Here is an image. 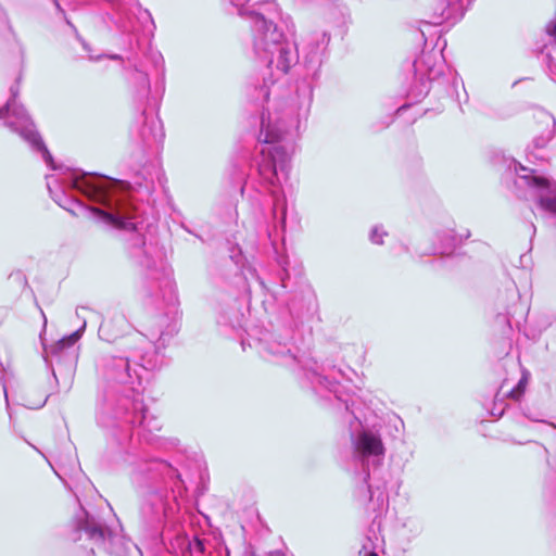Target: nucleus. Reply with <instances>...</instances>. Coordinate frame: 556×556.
Segmentation results:
<instances>
[{"instance_id": "58836bf2", "label": "nucleus", "mask_w": 556, "mask_h": 556, "mask_svg": "<svg viewBox=\"0 0 556 556\" xmlns=\"http://www.w3.org/2000/svg\"><path fill=\"white\" fill-rule=\"evenodd\" d=\"M527 417H528V418H530V419H532V421H539L538 419L532 418V417H530V416H528V415H527Z\"/></svg>"}, {"instance_id": "f3484780", "label": "nucleus", "mask_w": 556, "mask_h": 556, "mask_svg": "<svg viewBox=\"0 0 556 556\" xmlns=\"http://www.w3.org/2000/svg\"><path fill=\"white\" fill-rule=\"evenodd\" d=\"M462 238L454 230L446 229L435 233L432 253L441 255H451L460 243Z\"/></svg>"}, {"instance_id": "1a4fd4ad", "label": "nucleus", "mask_w": 556, "mask_h": 556, "mask_svg": "<svg viewBox=\"0 0 556 556\" xmlns=\"http://www.w3.org/2000/svg\"><path fill=\"white\" fill-rule=\"evenodd\" d=\"M509 169L516 174L515 186L528 189L536 210L556 226V180L534 175V170L513 162Z\"/></svg>"}, {"instance_id": "9b49d317", "label": "nucleus", "mask_w": 556, "mask_h": 556, "mask_svg": "<svg viewBox=\"0 0 556 556\" xmlns=\"http://www.w3.org/2000/svg\"><path fill=\"white\" fill-rule=\"evenodd\" d=\"M76 531L84 532L98 547H102L109 553H117V546L122 543V535L116 529L108 527L99 518L91 515L83 506L75 514L73 520Z\"/></svg>"}, {"instance_id": "39448f33", "label": "nucleus", "mask_w": 556, "mask_h": 556, "mask_svg": "<svg viewBox=\"0 0 556 556\" xmlns=\"http://www.w3.org/2000/svg\"><path fill=\"white\" fill-rule=\"evenodd\" d=\"M354 457L362 463L363 480L367 486L368 500L372 510H382L388 506L389 496L386 481L371 482L369 466H372V478L376 480L377 468L384 456V446L379 434L363 430L353 437Z\"/></svg>"}, {"instance_id": "412c9836", "label": "nucleus", "mask_w": 556, "mask_h": 556, "mask_svg": "<svg viewBox=\"0 0 556 556\" xmlns=\"http://www.w3.org/2000/svg\"><path fill=\"white\" fill-rule=\"evenodd\" d=\"M134 362H136L137 356L132 355ZM141 363H135L137 367L141 370L153 371L160 368L163 364V358L159 354L157 351L146 352L139 356Z\"/></svg>"}, {"instance_id": "f704fd0d", "label": "nucleus", "mask_w": 556, "mask_h": 556, "mask_svg": "<svg viewBox=\"0 0 556 556\" xmlns=\"http://www.w3.org/2000/svg\"><path fill=\"white\" fill-rule=\"evenodd\" d=\"M549 326H556V315L553 316L552 321L549 323Z\"/></svg>"}, {"instance_id": "7ed1b4c3", "label": "nucleus", "mask_w": 556, "mask_h": 556, "mask_svg": "<svg viewBox=\"0 0 556 556\" xmlns=\"http://www.w3.org/2000/svg\"><path fill=\"white\" fill-rule=\"evenodd\" d=\"M98 369L104 383L98 425L114 430L113 435L121 445L153 442L162 426L156 417L148 414L142 399V377L131 367L129 357L102 356Z\"/></svg>"}, {"instance_id": "c756f323", "label": "nucleus", "mask_w": 556, "mask_h": 556, "mask_svg": "<svg viewBox=\"0 0 556 556\" xmlns=\"http://www.w3.org/2000/svg\"><path fill=\"white\" fill-rule=\"evenodd\" d=\"M268 556H287L285 552L280 549L269 552Z\"/></svg>"}, {"instance_id": "6e6552de", "label": "nucleus", "mask_w": 556, "mask_h": 556, "mask_svg": "<svg viewBox=\"0 0 556 556\" xmlns=\"http://www.w3.org/2000/svg\"><path fill=\"white\" fill-rule=\"evenodd\" d=\"M258 352L268 362L282 366H300L306 377L308 368L313 366V358H299L293 343V330L290 328H277L266 330L257 340Z\"/></svg>"}, {"instance_id": "f03ea898", "label": "nucleus", "mask_w": 556, "mask_h": 556, "mask_svg": "<svg viewBox=\"0 0 556 556\" xmlns=\"http://www.w3.org/2000/svg\"><path fill=\"white\" fill-rule=\"evenodd\" d=\"M18 87H11V98L0 109V119L13 132L27 142L33 151L41 153L45 163L59 174L47 175V188L52 199L65 210L75 214L67 204L80 206L67 192L76 190L90 200L101 203L104 208H92L97 219L113 229L135 231L140 223V208L132 204L136 199L150 203L156 185L163 184L162 169L156 164H148L137 172L132 182L113 180L91 174L79 173L58 166L42 141L35 124L25 108L17 102Z\"/></svg>"}, {"instance_id": "79ce46f5", "label": "nucleus", "mask_w": 556, "mask_h": 556, "mask_svg": "<svg viewBox=\"0 0 556 556\" xmlns=\"http://www.w3.org/2000/svg\"><path fill=\"white\" fill-rule=\"evenodd\" d=\"M421 36L425 37V31L420 29Z\"/></svg>"}, {"instance_id": "ea45409f", "label": "nucleus", "mask_w": 556, "mask_h": 556, "mask_svg": "<svg viewBox=\"0 0 556 556\" xmlns=\"http://www.w3.org/2000/svg\"><path fill=\"white\" fill-rule=\"evenodd\" d=\"M531 228H532L533 232H535V226L533 224H531Z\"/></svg>"}, {"instance_id": "bb28decb", "label": "nucleus", "mask_w": 556, "mask_h": 556, "mask_svg": "<svg viewBox=\"0 0 556 556\" xmlns=\"http://www.w3.org/2000/svg\"><path fill=\"white\" fill-rule=\"evenodd\" d=\"M359 556H379L376 552L369 551L366 545L359 551Z\"/></svg>"}, {"instance_id": "5701e85b", "label": "nucleus", "mask_w": 556, "mask_h": 556, "mask_svg": "<svg viewBox=\"0 0 556 556\" xmlns=\"http://www.w3.org/2000/svg\"><path fill=\"white\" fill-rule=\"evenodd\" d=\"M387 231L381 226H374L369 233V239L374 244H382L383 238L387 236Z\"/></svg>"}, {"instance_id": "6ab92c4d", "label": "nucleus", "mask_w": 556, "mask_h": 556, "mask_svg": "<svg viewBox=\"0 0 556 556\" xmlns=\"http://www.w3.org/2000/svg\"><path fill=\"white\" fill-rule=\"evenodd\" d=\"M86 329V321L83 323L81 327L74 331L72 334L64 337L63 339L55 342L53 345H51L49 349H45L47 354L50 355H58L63 350L72 348L83 336L84 331Z\"/></svg>"}, {"instance_id": "4468645a", "label": "nucleus", "mask_w": 556, "mask_h": 556, "mask_svg": "<svg viewBox=\"0 0 556 556\" xmlns=\"http://www.w3.org/2000/svg\"><path fill=\"white\" fill-rule=\"evenodd\" d=\"M465 0H433L430 7V21L425 25H441L445 22L455 23L464 15Z\"/></svg>"}, {"instance_id": "72a5a7b5", "label": "nucleus", "mask_w": 556, "mask_h": 556, "mask_svg": "<svg viewBox=\"0 0 556 556\" xmlns=\"http://www.w3.org/2000/svg\"><path fill=\"white\" fill-rule=\"evenodd\" d=\"M231 258L235 261L236 264L240 263V260L238 256L231 255Z\"/></svg>"}, {"instance_id": "f257e3e1", "label": "nucleus", "mask_w": 556, "mask_h": 556, "mask_svg": "<svg viewBox=\"0 0 556 556\" xmlns=\"http://www.w3.org/2000/svg\"><path fill=\"white\" fill-rule=\"evenodd\" d=\"M277 4H266L260 12H251L250 29L253 50L266 66L263 83L255 86L251 97L262 103L261 129L257 137L255 164L261 182L273 197V215L281 207V224L286 222L282 187L289 179L291 156L288 140L298 134L302 119H306L313 102V84L302 80L295 96L287 100L280 80L302 55V63L312 79H316L330 42L328 29L312 28L301 38L299 49L286 39L276 24Z\"/></svg>"}, {"instance_id": "ddd939ff", "label": "nucleus", "mask_w": 556, "mask_h": 556, "mask_svg": "<svg viewBox=\"0 0 556 556\" xmlns=\"http://www.w3.org/2000/svg\"><path fill=\"white\" fill-rule=\"evenodd\" d=\"M313 366L308 368V372L306 374V379L309 381L312 387L316 391L328 390L329 392L334 393L336 397L345 404V409L351 413V415L357 419L354 410L351 406H354V403L349 404V401L343 399L339 393V378H344L345 374L341 369H337L334 366L325 368L324 366H319L316 361H311Z\"/></svg>"}, {"instance_id": "c9c22d12", "label": "nucleus", "mask_w": 556, "mask_h": 556, "mask_svg": "<svg viewBox=\"0 0 556 556\" xmlns=\"http://www.w3.org/2000/svg\"><path fill=\"white\" fill-rule=\"evenodd\" d=\"M112 60H121L122 58L117 54H114V55H111L110 56Z\"/></svg>"}, {"instance_id": "0eeeda50", "label": "nucleus", "mask_w": 556, "mask_h": 556, "mask_svg": "<svg viewBox=\"0 0 556 556\" xmlns=\"http://www.w3.org/2000/svg\"><path fill=\"white\" fill-rule=\"evenodd\" d=\"M154 252V247L147 245L140 238H136L129 255L140 269L147 294L153 296L157 289L163 298L172 299L175 293L173 270L162 257L155 258Z\"/></svg>"}, {"instance_id": "473e14b6", "label": "nucleus", "mask_w": 556, "mask_h": 556, "mask_svg": "<svg viewBox=\"0 0 556 556\" xmlns=\"http://www.w3.org/2000/svg\"><path fill=\"white\" fill-rule=\"evenodd\" d=\"M52 1H53L54 5L56 7V9H58L59 11L63 12V10H62V8H61V5H60L59 1H58V0H52Z\"/></svg>"}, {"instance_id": "20e7f679", "label": "nucleus", "mask_w": 556, "mask_h": 556, "mask_svg": "<svg viewBox=\"0 0 556 556\" xmlns=\"http://www.w3.org/2000/svg\"><path fill=\"white\" fill-rule=\"evenodd\" d=\"M155 480L161 479L165 483H173L172 493L166 489H155L143 494L140 503V519L143 526L155 532L163 529L166 521L170 519L179 509V504L175 492L181 494L184 481L175 467L169 463L155 459Z\"/></svg>"}, {"instance_id": "2eb2a0df", "label": "nucleus", "mask_w": 556, "mask_h": 556, "mask_svg": "<svg viewBox=\"0 0 556 556\" xmlns=\"http://www.w3.org/2000/svg\"><path fill=\"white\" fill-rule=\"evenodd\" d=\"M533 118L540 128V134L536 135L533 139V146L535 149L541 150L545 148L554 137L556 119L549 112L542 108L534 110Z\"/></svg>"}, {"instance_id": "4c0bfd02", "label": "nucleus", "mask_w": 556, "mask_h": 556, "mask_svg": "<svg viewBox=\"0 0 556 556\" xmlns=\"http://www.w3.org/2000/svg\"><path fill=\"white\" fill-rule=\"evenodd\" d=\"M151 471H152V468H151V466L149 465V466H148V468H147V472H149V473H150Z\"/></svg>"}, {"instance_id": "2f4dec72", "label": "nucleus", "mask_w": 556, "mask_h": 556, "mask_svg": "<svg viewBox=\"0 0 556 556\" xmlns=\"http://www.w3.org/2000/svg\"><path fill=\"white\" fill-rule=\"evenodd\" d=\"M3 393H4V397H5L7 407L9 408V397H8V390H7L5 384H3Z\"/></svg>"}, {"instance_id": "9d476101", "label": "nucleus", "mask_w": 556, "mask_h": 556, "mask_svg": "<svg viewBox=\"0 0 556 556\" xmlns=\"http://www.w3.org/2000/svg\"><path fill=\"white\" fill-rule=\"evenodd\" d=\"M444 60L440 50H424L414 61V80L408 89V96L415 100L425 98L431 87V83L443 73Z\"/></svg>"}, {"instance_id": "cd10ccee", "label": "nucleus", "mask_w": 556, "mask_h": 556, "mask_svg": "<svg viewBox=\"0 0 556 556\" xmlns=\"http://www.w3.org/2000/svg\"><path fill=\"white\" fill-rule=\"evenodd\" d=\"M115 23L118 26V28H121L123 31H129L130 30V28L124 22L116 21Z\"/></svg>"}, {"instance_id": "aec40b11", "label": "nucleus", "mask_w": 556, "mask_h": 556, "mask_svg": "<svg viewBox=\"0 0 556 556\" xmlns=\"http://www.w3.org/2000/svg\"><path fill=\"white\" fill-rule=\"evenodd\" d=\"M86 329V321L83 323L81 327L74 331L72 334L64 337L63 339L55 342L53 345H51L49 349H45L47 354L50 355H58L63 350L72 348L83 336L84 331Z\"/></svg>"}, {"instance_id": "a19ab883", "label": "nucleus", "mask_w": 556, "mask_h": 556, "mask_svg": "<svg viewBox=\"0 0 556 556\" xmlns=\"http://www.w3.org/2000/svg\"><path fill=\"white\" fill-rule=\"evenodd\" d=\"M163 333H161L160 338H159V341H162L163 340Z\"/></svg>"}, {"instance_id": "423d86ee", "label": "nucleus", "mask_w": 556, "mask_h": 556, "mask_svg": "<svg viewBox=\"0 0 556 556\" xmlns=\"http://www.w3.org/2000/svg\"><path fill=\"white\" fill-rule=\"evenodd\" d=\"M131 65L127 84L134 99L139 103L155 105L165 90V63L162 53L149 47L143 59L135 60Z\"/></svg>"}, {"instance_id": "b1692460", "label": "nucleus", "mask_w": 556, "mask_h": 556, "mask_svg": "<svg viewBox=\"0 0 556 556\" xmlns=\"http://www.w3.org/2000/svg\"><path fill=\"white\" fill-rule=\"evenodd\" d=\"M76 37L77 39L79 40V42L81 43V47L83 49L86 51L87 55H88V59L90 61H99L103 55H96L92 53L91 51V47L89 46L88 42H86L79 35L78 33L76 31Z\"/></svg>"}, {"instance_id": "a878e982", "label": "nucleus", "mask_w": 556, "mask_h": 556, "mask_svg": "<svg viewBox=\"0 0 556 556\" xmlns=\"http://www.w3.org/2000/svg\"><path fill=\"white\" fill-rule=\"evenodd\" d=\"M131 477H132V481L135 483H138V484L141 483V480H142L141 479V470L135 468L132 473H131Z\"/></svg>"}, {"instance_id": "a211bd4d", "label": "nucleus", "mask_w": 556, "mask_h": 556, "mask_svg": "<svg viewBox=\"0 0 556 556\" xmlns=\"http://www.w3.org/2000/svg\"><path fill=\"white\" fill-rule=\"evenodd\" d=\"M553 41L545 46V70L548 77L556 83V17L546 25Z\"/></svg>"}, {"instance_id": "4be33fe9", "label": "nucleus", "mask_w": 556, "mask_h": 556, "mask_svg": "<svg viewBox=\"0 0 556 556\" xmlns=\"http://www.w3.org/2000/svg\"><path fill=\"white\" fill-rule=\"evenodd\" d=\"M136 3L138 5L137 20L141 24L142 31L152 37L155 29L152 15L147 9H142L137 1Z\"/></svg>"}, {"instance_id": "7c9ffc66", "label": "nucleus", "mask_w": 556, "mask_h": 556, "mask_svg": "<svg viewBox=\"0 0 556 556\" xmlns=\"http://www.w3.org/2000/svg\"><path fill=\"white\" fill-rule=\"evenodd\" d=\"M548 426H549L551 431H552L551 435L556 438V425L548 424Z\"/></svg>"}, {"instance_id": "f8f14e48", "label": "nucleus", "mask_w": 556, "mask_h": 556, "mask_svg": "<svg viewBox=\"0 0 556 556\" xmlns=\"http://www.w3.org/2000/svg\"><path fill=\"white\" fill-rule=\"evenodd\" d=\"M130 136L143 157L148 150L157 149L162 143L164 138L162 122L156 115H148L143 111L131 128Z\"/></svg>"}, {"instance_id": "c85d7f7f", "label": "nucleus", "mask_w": 556, "mask_h": 556, "mask_svg": "<svg viewBox=\"0 0 556 556\" xmlns=\"http://www.w3.org/2000/svg\"><path fill=\"white\" fill-rule=\"evenodd\" d=\"M48 400V396H45L42 401H40L38 404L35 405H28L29 408H41Z\"/></svg>"}, {"instance_id": "dca6fc26", "label": "nucleus", "mask_w": 556, "mask_h": 556, "mask_svg": "<svg viewBox=\"0 0 556 556\" xmlns=\"http://www.w3.org/2000/svg\"><path fill=\"white\" fill-rule=\"evenodd\" d=\"M129 329V323L122 313H113L104 319L99 327V337L105 341H114L125 334Z\"/></svg>"}, {"instance_id": "e433bc0d", "label": "nucleus", "mask_w": 556, "mask_h": 556, "mask_svg": "<svg viewBox=\"0 0 556 556\" xmlns=\"http://www.w3.org/2000/svg\"><path fill=\"white\" fill-rule=\"evenodd\" d=\"M150 337H151V340H154V338H155V332L151 331Z\"/></svg>"}, {"instance_id": "393cba45", "label": "nucleus", "mask_w": 556, "mask_h": 556, "mask_svg": "<svg viewBox=\"0 0 556 556\" xmlns=\"http://www.w3.org/2000/svg\"><path fill=\"white\" fill-rule=\"evenodd\" d=\"M189 548L192 555L201 556L204 552V543L195 538L192 542H189Z\"/></svg>"}]
</instances>
